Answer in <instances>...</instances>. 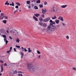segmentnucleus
Masks as SVG:
<instances>
[{
    "label": "nucleus",
    "mask_w": 76,
    "mask_h": 76,
    "mask_svg": "<svg viewBox=\"0 0 76 76\" xmlns=\"http://www.w3.org/2000/svg\"><path fill=\"white\" fill-rule=\"evenodd\" d=\"M76 68L75 67H73L72 68V70H76Z\"/></svg>",
    "instance_id": "ea45409f"
},
{
    "label": "nucleus",
    "mask_w": 76,
    "mask_h": 76,
    "mask_svg": "<svg viewBox=\"0 0 76 76\" xmlns=\"http://www.w3.org/2000/svg\"><path fill=\"white\" fill-rule=\"evenodd\" d=\"M39 20L41 21H42L43 22V20L42 19V17H40V18H39Z\"/></svg>",
    "instance_id": "412c9836"
},
{
    "label": "nucleus",
    "mask_w": 76,
    "mask_h": 76,
    "mask_svg": "<svg viewBox=\"0 0 76 76\" xmlns=\"http://www.w3.org/2000/svg\"><path fill=\"white\" fill-rule=\"evenodd\" d=\"M12 50V47H11L10 48V50L11 51V50Z\"/></svg>",
    "instance_id": "49530a36"
},
{
    "label": "nucleus",
    "mask_w": 76,
    "mask_h": 76,
    "mask_svg": "<svg viewBox=\"0 0 76 76\" xmlns=\"http://www.w3.org/2000/svg\"><path fill=\"white\" fill-rule=\"evenodd\" d=\"M34 1H32V2H34Z\"/></svg>",
    "instance_id": "680f3d73"
},
{
    "label": "nucleus",
    "mask_w": 76,
    "mask_h": 76,
    "mask_svg": "<svg viewBox=\"0 0 76 76\" xmlns=\"http://www.w3.org/2000/svg\"><path fill=\"white\" fill-rule=\"evenodd\" d=\"M18 73H23V74H24V73L22 72V71H18Z\"/></svg>",
    "instance_id": "a878e982"
},
{
    "label": "nucleus",
    "mask_w": 76,
    "mask_h": 76,
    "mask_svg": "<svg viewBox=\"0 0 76 76\" xmlns=\"http://www.w3.org/2000/svg\"><path fill=\"white\" fill-rule=\"evenodd\" d=\"M5 5H8L9 6V3H8V1H7L5 3Z\"/></svg>",
    "instance_id": "a211bd4d"
},
{
    "label": "nucleus",
    "mask_w": 76,
    "mask_h": 76,
    "mask_svg": "<svg viewBox=\"0 0 76 76\" xmlns=\"http://www.w3.org/2000/svg\"><path fill=\"white\" fill-rule=\"evenodd\" d=\"M43 29H44V30H45V28H43Z\"/></svg>",
    "instance_id": "69168bd1"
},
{
    "label": "nucleus",
    "mask_w": 76,
    "mask_h": 76,
    "mask_svg": "<svg viewBox=\"0 0 76 76\" xmlns=\"http://www.w3.org/2000/svg\"><path fill=\"white\" fill-rule=\"evenodd\" d=\"M19 11H21V10H19Z\"/></svg>",
    "instance_id": "338daca9"
},
{
    "label": "nucleus",
    "mask_w": 76,
    "mask_h": 76,
    "mask_svg": "<svg viewBox=\"0 0 76 76\" xmlns=\"http://www.w3.org/2000/svg\"><path fill=\"white\" fill-rule=\"evenodd\" d=\"M44 3L45 5H46V4H47V2H45Z\"/></svg>",
    "instance_id": "a19ab883"
},
{
    "label": "nucleus",
    "mask_w": 76,
    "mask_h": 76,
    "mask_svg": "<svg viewBox=\"0 0 76 76\" xmlns=\"http://www.w3.org/2000/svg\"><path fill=\"white\" fill-rule=\"evenodd\" d=\"M0 62H1V63H3V61H1V60H0Z\"/></svg>",
    "instance_id": "3c124183"
},
{
    "label": "nucleus",
    "mask_w": 76,
    "mask_h": 76,
    "mask_svg": "<svg viewBox=\"0 0 76 76\" xmlns=\"http://www.w3.org/2000/svg\"><path fill=\"white\" fill-rule=\"evenodd\" d=\"M49 22H50V25H49L47 27L46 29V31L48 34H51L56 29V26H52V27L51 26H52V25L56 23L55 21H53L52 20H50L49 21Z\"/></svg>",
    "instance_id": "f257e3e1"
},
{
    "label": "nucleus",
    "mask_w": 76,
    "mask_h": 76,
    "mask_svg": "<svg viewBox=\"0 0 76 76\" xmlns=\"http://www.w3.org/2000/svg\"><path fill=\"white\" fill-rule=\"evenodd\" d=\"M28 52L29 53L30 52H32V50H31V49H30V48H28Z\"/></svg>",
    "instance_id": "b1692460"
},
{
    "label": "nucleus",
    "mask_w": 76,
    "mask_h": 76,
    "mask_svg": "<svg viewBox=\"0 0 76 76\" xmlns=\"http://www.w3.org/2000/svg\"><path fill=\"white\" fill-rule=\"evenodd\" d=\"M4 42H5L6 44H7L8 42V41L7 40V39L4 38Z\"/></svg>",
    "instance_id": "9b49d317"
},
{
    "label": "nucleus",
    "mask_w": 76,
    "mask_h": 76,
    "mask_svg": "<svg viewBox=\"0 0 76 76\" xmlns=\"http://www.w3.org/2000/svg\"><path fill=\"white\" fill-rule=\"evenodd\" d=\"M10 32H13V33H15V37H18V35H19V33L17 31H10Z\"/></svg>",
    "instance_id": "39448f33"
},
{
    "label": "nucleus",
    "mask_w": 76,
    "mask_h": 76,
    "mask_svg": "<svg viewBox=\"0 0 76 76\" xmlns=\"http://www.w3.org/2000/svg\"><path fill=\"white\" fill-rule=\"evenodd\" d=\"M31 6H29L28 7V8H31Z\"/></svg>",
    "instance_id": "bf43d9fd"
},
{
    "label": "nucleus",
    "mask_w": 76,
    "mask_h": 76,
    "mask_svg": "<svg viewBox=\"0 0 76 76\" xmlns=\"http://www.w3.org/2000/svg\"><path fill=\"white\" fill-rule=\"evenodd\" d=\"M4 18V16H3L2 18H0V20H2Z\"/></svg>",
    "instance_id": "2f4dec72"
},
{
    "label": "nucleus",
    "mask_w": 76,
    "mask_h": 76,
    "mask_svg": "<svg viewBox=\"0 0 76 76\" xmlns=\"http://www.w3.org/2000/svg\"><path fill=\"white\" fill-rule=\"evenodd\" d=\"M2 75V74L0 73V76Z\"/></svg>",
    "instance_id": "052dcab7"
},
{
    "label": "nucleus",
    "mask_w": 76,
    "mask_h": 76,
    "mask_svg": "<svg viewBox=\"0 0 76 76\" xmlns=\"http://www.w3.org/2000/svg\"><path fill=\"white\" fill-rule=\"evenodd\" d=\"M6 32L7 33V34H9V31L8 30H7Z\"/></svg>",
    "instance_id": "5fc2aeb1"
},
{
    "label": "nucleus",
    "mask_w": 76,
    "mask_h": 76,
    "mask_svg": "<svg viewBox=\"0 0 76 76\" xmlns=\"http://www.w3.org/2000/svg\"><path fill=\"white\" fill-rule=\"evenodd\" d=\"M20 41V40L18 38L17 39L16 42H18V43H19Z\"/></svg>",
    "instance_id": "4468645a"
},
{
    "label": "nucleus",
    "mask_w": 76,
    "mask_h": 76,
    "mask_svg": "<svg viewBox=\"0 0 76 76\" xmlns=\"http://www.w3.org/2000/svg\"><path fill=\"white\" fill-rule=\"evenodd\" d=\"M1 36H2L3 38H6V36L5 35H2Z\"/></svg>",
    "instance_id": "cd10ccee"
},
{
    "label": "nucleus",
    "mask_w": 76,
    "mask_h": 76,
    "mask_svg": "<svg viewBox=\"0 0 76 76\" xmlns=\"http://www.w3.org/2000/svg\"><path fill=\"white\" fill-rule=\"evenodd\" d=\"M41 3L40 0H38L36 2V3Z\"/></svg>",
    "instance_id": "5701e85b"
},
{
    "label": "nucleus",
    "mask_w": 76,
    "mask_h": 76,
    "mask_svg": "<svg viewBox=\"0 0 76 76\" xmlns=\"http://www.w3.org/2000/svg\"><path fill=\"white\" fill-rule=\"evenodd\" d=\"M11 50H9L7 51V53H9L10 52H11Z\"/></svg>",
    "instance_id": "58836bf2"
},
{
    "label": "nucleus",
    "mask_w": 76,
    "mask_h": 76,
    "mask_svg": "<svg viewBox=\"0 0 76 76\" xmlns=\"http://www.w3.org/2000/svg\"><path fill=\"white\" fill-rule=\"evenodd\" d=\"M11 5L12 6H15V4H14V3L13 2H12Z\"/></svg>",
    "instance_id": "7c9ffc66"
},
{
    "label": "nucleus",
    "mask_w": 76,
    "mask_h": 76,
    "mask_svg": "<svg viewBox=\"0 0 76 76\" xmlns=\"http://www.w3.org/2000/svg\"><path fill=\"white\" fill-rule=\"evenodd\" d=\"M9 38L10 39H13V38H12V37L10 36H9Z\"/></svg>",
    "instance_id": "79ce46f5"
},
{
    "label": "nucleus",
    "mask_w": 76,
    "mask_h": 76,
    "mask_svg": "<svg viewBox=\"0 0 76 76\" xmlns=\"http://www.w3.org/2000/svg\"><path fill=\"white\" fill-rule=\"evenodd\" d=\"M66 38L67 39H69V36H67L66 37Z\"/></svg>",
    "instance_id": "e433bc0d"
},
{
    "label": "nucleus",
    "mask_w": 76,
    "mask_h": 76,
    "mask_svg": "<svg viewBox=\"0 0 76 76\" xmlns=\"http://www.w3.org/2000/svg\"><path fill=\"white\" fill-rule=\"evenodd\" d=\"M57 27H60V25H57Z\"/></svg>",
    "instance_id": "4d7b16f0"
},
{
    "label": "nucleus",
    "mask_w": 76,
    "mask_h": 76,
    "mask_svg": "<svg viewBox=\"0 0 76 76\" xmlns=\"http://www.w3.org/2000/svg\"><path fill=\"white\" fill-rule=\"evenodd\" d=\"M50 17H48L46 18L43 20V22H48L50 20Z\"/></svg>",
    "instance_id": "20e7f679"
},
{
    "label": "nucleus",
    "mask_w": 76,
    "mask_h": 76,
    "mask_svg": "<svg viewBox=\"0 0 76 76\" xmlns=\"http://www.w3.org/2000/svg\"><path fill=\"white\" fill-rule=\"evenodd\" d=\"M16 4H17V5L19 6H20V3L19 2H16Z\"/></svg>",
    "instance_id": "aec40b11"
},
{
    "label": "nucleus",
    "mask_w": 76,
    "mask_h": 76,
    "mask_svg": "<svg viewBox=\"0 0 76 76\" xmlns=\"http://www.w3.org/2000/svg\"><path fill=\"white\" fill-rule=\"evenodd\" d=\"M18 10H16L14 11V13H16V12H18Z\"/></svg>",
    "instance_id": "c03bdc74"
},
{
    "label": "nucleus",
    "mask_w": 76,
    "mask_h": 76,
    "mask_svg": "<svg viewBox=\"0 0 76 76\" xmlns=\"http://www.w3.org/2000/svg\"><path fill=\"white\" fill-rule=\"evenodd\" d=\"M2 22L3 23L5 24H6V23H7V20H3L2 21Z\"/></svg>",
    "instance_id": "dca6fc26"
},
{
    "label": "nucleus",
    "mask_w": 76,
    "mask_h": 76,
    "mask_svg": "<svg viewBox=\"0 0 76 76\" xmlns=\"http://www.w3.org/2000/svg\"><path fill=\"white\" fill-rule=\"evenodd\" d=\"M39 24L40 25H41V26H42V25H43V24H42V23L41 22H39Z\"/></svg>",
    "instance_id": "bb28decb"
},
{
    "label": "nucleus",
    "mask_w": 76,
    "mask_h": 76,
    "mask_svg": "<svg viewBox=\"0 0 76 76\" xmlns=\"http://www.w3.org/2000/svg\"><path fill=\"white\" fill-rule=\"evenodd\" d=\"M21 58H23V56L21 55Z\"/></svg>",
    "instance_id": "13d9d810"
},
{
    "label": "nucleus",
    "mask_w": 76,
    "mask_h": 76,
    "mask_svg": "<svg viewBox=\"0 0 76 76\" xmlns=\"http://www.w3.org/2000/svg\"><path fill=\"white\" fill-rule=\"evenodd\" d=\"M1 16H0V18H1Z\"/></svg>",
    "instance_id": "774afa93"
},
{
    "label": "nucleus",
    "mask_w": 76,
    "mask_h": 76,
    "mask_svg": "<svg viewBox=\"0 0 76 76\" xmlns=\"http://www.w3.org/2000/svg\"><path fill=\"white\" fill-rule=\"evenodd\" d=\"M14 51H15V52H17V51H16V48H14Z\"/></svg>",
    "instance_id": "37998d69"
},
{
    "label": "nucleus",
    "mask_w": 76,
    "mask_h": 76,
    "mask_svg": "<svg viewBox=\"0 0 76 76\" xmlns=\"http://www.w3.org/2000/svg\"><path fill=\"white\" fill-rule=\"evenodd\" d=\"M54 18L56 19L57 18V17L55 15H54Z\"/></svg>",
    "instance_id": "a18cd8bd"
},
{
    "label": "nucleus",
    "mask_w": 76,
    "mask_h": 76,
    "mask_svg": "<svg viewBox=\"0 0 76 76\" xmlns=\"http://www.w3.org/2000/svg\"><path fill=\"white\" fill-rule=\"evenodd\" d=\"M27 69L29 71H35V66H31L30 65H27Z\"/></svg>",
    "instance_id": "7ed1b4c3"
},
{
    "label": "nucleus",
    "mask_w": 76,
    "mask_h": 76,
    "mask_svg": "<svg viewBox=\"0 0 76 76\" xmlns=\"http://www.w3.org/2000/svg\"><path fill=\"white\" fill-rule=\"evenodd\" d=\"M21 56H23V53L22 52H21Z\"/></svg>",
    "instance_id": "09e8293b"
},
{
    "label": "nucleus",
    "mask_w": 76,
    "mask_h": 76,
    "mask_svg": "<svg viewBox=\"0 0 76 76\" xmlns=\"http://www.w3.org/2000/svg\"><path fill=\"white\" fill-rule=\"evenodd\" d=\"M67 6V5H63L61 6V8H62V9H64V8H66V7Z\"/></svg>",
    "instance_id": "1a4fd4ad"
},
{
    "label": "nucleus",
    "mask_w": 76,
    "mask_h": 76,
    "mask_svg": "<svg viewBox=\"0 0 76 76\" xmlns=\"http://www.w3.org/2000/svg\"><path fill=\"white\" fill-rule=\"evenodd\" d=\"M26 3L27 4H30V3H31V2L30 1H28L26 2Z\"/></svg>",
    "instance_id": "4be33fe9"
},
{
    "label": "nucleus",
    "mask_w": 76,
    "mask_h": 76,
    "mask_svg": "<svg viewBox=\"0 0 76 76\" xmlns=\"http://www.w3.org/2000/svg\"><path fill=\"white\" fill-rule=\"evenodd\" d=\"M58 19L59 20H60L61 21H64V20H63V18L61 16H59L58 18Z\"/></svg>",
    "instance_id": "6e6552de"
},
{
    "label": "nucleus",
    "mask_w": 76,
    "mask_h": 76,
    "mask_svg": "<svg viewBox=\"0 0 76 76\" xmlns=\"http://www.w3.org/2000/svg\"><path fill=\"white\" fill-rule=\"evenodd\" d=\"M10 6H12V4H10Z\"/></svg>",
    "instance_id": "e2e57ef3"
},
{
    "label": "nucleus",
    "mask_w": 76,
    "mask_h": 76,
    "mask_svg": "<svg viewBox=\"0 0 76 76\" xmlns=\"http://www.w3.org/2000/svg\"><path fill=\"white\" fill-rule=\"evenodd\" d=\"M17 73V71L16 70H15L14 72V74H16Z\"/></svg>",
    "instance_id": "473e14b6"
},
{
    "label": "nucleus",
    "mask_w": 76,
    "mask_h": 76,
    "mask_svg": "<svg viewBox=\"0 0 76 76\" xmlns=\"http://www.w3.org/2000/svg\"><path fill=\"white\" fill-rule=\"evenodd\" d=\"M39 7H40L41 8H42V7H43V5L42 4H39Z\"/></svg>",
    "instance_id": "393cba45"
},
{
    "label": "nucleus",
    "mask_w": 76,
    "mask_h": 76,
    "mask_svg": "<svg viewBox=\"0 0 76 76\" xmlns=\"http://www.w3.org/2000/svg\"><path fill=\"white\" fill-rule=\"evenodd\" d=\"M10 28H11V27H10V26L8 27V29H9V30L10 29Z\"/></svg>",
    "instance_id": "6e6d98bb"
},
{
    "label": "nucleus",
    "mask_w": 76,
    "mask_h": 76,
    "mask_svg": "<svg viewBox=\"0 0 76 76\" xmlns=\"http://www.w3.org/2000/svg\"><path fill=\"white\" fill-rule=\"evenodd\" d=\"M52 19H53H53H56L54 17H52Z\"/></svg>",
    "instance_id": "864d4df0"
},
{
    "label": "nucleus",
    "mask_w": 76,
    "mask_h": 76,
    "mask_svg": "<svg viewBox=\"0 0 76 76\" xmlns=\"http://www.w3.org/2000/svg\"><path fill=\"white\" fill-rule=\"evenodd\" d=\"M15 8H16V9H18V8H19V7L17 5L15 6Z\"/></svg>",
    "instance_id": "4c0bfd02"
},
{
    "label": "nucleus",
    "mask_w": 76,
    "mask_h": 76,
    "mask_svg": "<svg viewBox=\"0 0 76 76\" xmlns=\"http://www.w3.org/2000/svg\"><path fill=\"white\" fill-rule=\"evenodd\" d=\"M21 51L23 52L25 51V52H26L27 51V50L26 49V48H24L23 47H21Z\"/></svg>",
    "instance_id": "0eeeda50"
},
{
    "label": "nucleus",
    "mask_w": 76,
    "mask_h": 76,
    "mask_svg": "<svg viewBox=\"0 0 76 76\" xmlns=\"http://www.w3.org/2000/svg\"><path fill=\"white\" fill-rule=\"evenodd\" d=\"M34 15H35V16H36V17H37V18H38V16H39L40 15H39V14H35Z\"/></svg>",
    "instance_id": "f3484780"
},
{
    "label": "nucleus",
    "mask_w": 76,
    "mask_h": 76,
    "mask_svg": "<svg viewBox=\"0 0 76 76\" xmlns=\"http://www.w3.org/2000/svg\"><path fill=\"white\" fill-rule=\"evenodd\" d=\"M59 9L58 5L55 4L52 6V7L50 9V10L53 12H57V10Z\"/></svg>",
    "instance_id": "f03ea898"
},
{
    "label": "nucleus",
    "mask_w": 76,
    "mask_h": 76,
    "mask_svg": "<svg viewBox=\"0 0 76 76\" xmlns=\"http://www.w3.org/2000/svg\"><path fill=\"white\" fill-rule=\"evenodd\" d=\"M55 22L56 23H57V24H58V23H59V22H60V21L59 20H55Z\"/></svg>",
    "instance_id": "f8f14e48"
},
{
    "label": "nucleus",
    "mask_w": 76,
    "mask_h": 76,
    "mask_svg": "<svg viewBox=\"0 0 76 76\" xmlns=\"http://www.w3.org/2000/svg\"><path fill=\"white\" fill-rule=\"evenodd\" d=\"M34 9H38V7H37V6H34Z\"/></svg>",
    "instance_id": "2eb2a0df"
},
{
    "label": "nucleus",
    "mask_w": 76,
    "mask_h": 76,
    "mask_svg": "<svg viewBox=\"0 0 76 76\" xmlns=\"http://www.w3.org/2000/svg\"><path fill=\"white\" fill-rule=\"evenodd\" d=\"M63 25V26H65V24L64 23H62Z\"/></svg>",
    "instance_id": "8fccbe9b"
},
{
    "label": "nucleus",
    "mask_w": 76,
    "mask_h": 76,
    "mask_svg": "<svg viewBox=\"0 0 76 76\" xmlns=\"http://www.w3.org/2000/svg\"><path fill=\"white\" fill-rule=\"evenodd\" d=\"M1 70L0 72L1 73V72H3V66H2V65H1Z\"/></svg>",
    "instance_id": "9d476101"
},
{
    "label": "nucleus",
    "mask_w": 76,
    "mask_h": 76,
    "mask_svg": "<svg viewBox=\"0 0 76 76\" xmlns=\"http://www.w3.org/2000/svg\"><path fill=\"white\" fill-rule=\"evenodd\" d=\"M37 52L38 54H41V53L39 50H37Z\"/></svg>",
    "instance_id": "c9c22d12"
},
{
    "label": "nucleus",
    "mask_w": 76,
    "mask_h": 76,
    "mask_svg": "<svg viewBox=\"0 0 76 76\" xmlns=\"http://www.w3.org/2000/svg\"><path fill=\"white\" fill-rule=\"evenodd\" d=\"M16 47L17 48H20V46H16Z\"/></svg>",
    "instance_id": "f704fd0d"
},
{
    "label": "nucleus",
    "mask_w": 76,
    "mask_h": 76,
    "mask_svg": "<svg viewBox=\"0 0 76 76\" xmlns=\"http://www.w3.org/2000/svg\"><path fill=\"white\" fill-rule=\"evenodd\" d=\"M41 16L42 17V18H44L45 17V16L44 15H41Z\"/></svg>",
    "instance_id": "c85d7f7f"
},
{
    "label": "nucleus",
    "mask_w": 76,
    "mask_h": 76,
    "mask_svg": "<svg viewBox=\"0 0 76 76\" xmlns=\"http://www.w3.org/2000/svg\"><path fill=\"white\" fill-rule=\"evenodd\" d=\"M33 18L34 19V20H35L36 21H38V19L37 18H36V17H35V16H34Z\"/></svg>",
    "instance_id": "ddd939ff"
},
{
    "label": "nucleus",
    "mask_w": 76,
    "mask_h": 76,
    "mask_svg": "<svg viewBox=\"0 0 76 76\" xmlns=\"http://www.w3.org/2000/svg\"><path fill=\"white\" fill-rule=\"evenodd\" d=\"M40 57H41V55L39 56L38 57V58H40Z\"/></svg>",
    "instance_id": "de8ad7c7"
},
{
    "label": "nucleus",
    "mask_w": 76,
    "mask_h": 76,
    "mask_svg": "<svg viewBox=\"0 0 76 76\" xmlns=\"http://www.w3.org/2000/svg\"><path fill=\"white\" fill-rule=\"evenodd\" d=\"M1 16H4V14L3 13H1Z\"/></svg>",
    "instance_id": "72a5a7b5"
},
{
    "label": "nucleus",
    "mask_w": 76,
    "mask_h": 76,
    "mask_svg": "<svg viewBox=\"0 0 76 76\" xmlns=\"http://www.w3.org/2000/svg\"><path fill=\"white\" fill-rule=\"evenodd\" d=\"M4 66H7V64H6V63H5L4 64Z\"/></svg>",
    "instance_id": "603ef678"
},
{
    "label": "nucleus",
    "mask_w": 76,
    "mask_h": 76,
    "mask_svg": "<svg viewBox=\"0 0 76 76\" xmlns=\"http://www.w3.org/2000/svg\"><path fill=\"white\" fill-rule=\"evenodd\" d=\"M42 26H44V27H46L47 26V24L45 23H43V24Z\"/></svg>",
    "instance_id": "6ab92c4d"
},
{
    "label": "nucleus",
    "mask_w": 76,
    "mask_h": 76,
    "mask_svg": "<svg viewBox=\"0 0 76 76\" xmlns=\"http://www.w3.org/2000/svg\"><path fill=\"white\" fill-rule=\"evenodd\" d=\"M47 12V10H46V8H45L44 9H42V14H45V12Z\"/></svg>",
    "instance_id": "423d86ee"
},
{
    "label": "nucleus",
    "mask_w": 76,
    "mask_h": 76,
    "mask_svg": "<svg viewBox=\"0 0 76 76\" xmlns=\"http://www.w3.org/2000/svg\"><path fill=\"white\" fill-rule=\"evenodd\" d=\"M1 10H0V13H1Z\"/></svg>",
    "instance_id": "0e129e2a"
},
{
    "label": "nucleus",
    "mask_w": 76,
    "mask_h": 76,
    "mask_svg": "<svg viewBox=\"0 0 76 76\" xmlns=\"http://www.w3.org/2000/svg\"><path fill=\"white\" fill-rule=\"evenodd\" d=\"M4 18H5L6 19H8V17L6 16H4Z\"/></svg>",
    "instance_id": "c756f323"
}]
</instances>
